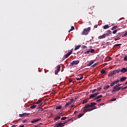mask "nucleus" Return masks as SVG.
Returning <instances> with one entry per match:
<instances>
[{
	"mask_svg": "<svg viewBox=\"0 0 127 127\" xmlns=\"http://www.w3.org/2000/svg\"><path fill=\"white\" fill-rule=\"evenodd\" d=\"M66 119H67V117H64L62 118V119H61V120H62V121H64V120H66Z\"/></svg>",
	"mask_w": 127,
	"mask_h": 127,
	"instance_id": "37",
	"label": "nucleus"
},
{
	"mask_svg": "<svg viewBox=\"0 0 127 127\" xmlns=\"http://www.w3.org/2000/svg\"><path fill=\"white\" fill-rule=\"evenodd\" d=\"M102 97H103V96L102 95L97 96L96 97H95V98H94V100H98L99 99H100Z\"/></svg>",
	"mask_w": 127,
	"mask_h": 127,
	"instance_id": "21",
	"label": "nucleus"
},
{
	"mask_svg": "<svg viewBox=\"0 0 127 127\" xmlns=\"http://www.w3.org/2000/svg\"><path fill=\"white\" fill-rule=\"evenodd\" d=\"M93 64H94L93 62H90V63L88 64V66H91V65H92Z\"/></svg>",
	"mask_w": 127,
	"mask_h": 127,
	"instance_id": "36",
	"label": "nucleus"
},
{
	"mask_svg": "<svg viewBox=\"0 0 127 127\" xmlns=\"http://www.w3.org/2000/svg\"><path fill=\"white\" fill-rule=\"evenodd\" d=\"M40 120H41V119H36V120H33L32 121H31V123L33 124V123H36L37 122H39V121H40Z\"/></svg>",
	"mask_w": 127,
	"mask_h": 127,
	"instance_id": "20",
	"label": "nucleus"
},
{
	"mask_svg": "<svg viewBox=\"0 0 127 127\" xmlns=\"http://www.w3.org/2000/svg\"><path fill=\"white\" fill-rule=\"evenodd\" d=\"M127 79V77L124 76V77H121V78L119 79V80H119V81H121V82H124V81L126 80V79Z\"/></svg>",
	"mask_w": 127,
	"mask_h": 127,
	"instance_id": "11",
	"label": "nucleus"
},
{
	"mask_svg": "<svg viewBox=\"0 0 127 127\" xmlns=\"http://www.w3.org/2000/svg\"><path fill=\"white\" fill-rule=\"evenodd\" d=\"M121 86H122V84H118L117 85H115L114 87H115V88H116V87H120Z\"/></svg>",
	"mask_w": 127,
	"mask_h": 127,
	"instance_id": "38",
	"label": "nucleus"
},
{
	"mask_svg": "<svg viewBox=\"0 0 127 127\" xmlns=\"http://www.w3.org/2000/svg\"><path fill=\"white\" fill-rule=\"evenodd\" d=\"M124 61H127V56H126L124 58Z\"/></svg>",
	"mask_w": 127,
	"mask_h": 127,
	"instance_id": "44",
	"label": "nucleus"
},
{
	"mask_svg": "<svg viewBox=\"0 0 127 127\" xmlns=\"http://www.w3.org/2000/svg\"><path fill=\"white\" fill-rule=\"evenodd\" d=\"M109 36L108 35H101L99 36V39H104L105 38V37Z\"/></svg>",
	"mask_w": 127,
	"mask_h": 127,
	"instance_id": "18",
	"label": "nucleus"
},
{
	"mask_svg": "<svg viewBox=\"0 0 127 127\" xmlns=\"http://www.w3.org/2000/svg\"><path fill=\"white\" fill-rule=\"evenodd\" d=\"M72 54V50H70V52H68V53L66 54V55H64V58H68L69 57V56L70 55H71Z\"/></svg>",
	"mask_w": 127,
	"mask_h": 127,
	"instance_id": "9",
	"label": "nucleus"
},
{
	"mask_svg": "<svg viewBox=\"0 0 127 127\" xmlns=\"http://www.w3.org/2000/svg\"><path fill=\"white\" fill-rule=\"evenodd\" d=\"M78 113V112L77 111H74V114L75 115V114H77Z\"/></svg>",
	"mask_w": 127,
	"mask_h": 127,
	"instance_id": "52",
	"label": "nucleus"
},
{
	"mask_svg": "<svg viewBox=\"0 0 127 127\" xmlns=\"http://www.w3.org/2000/svg\"><path fill=\"white\" fill-rule=\"evenodd\" d=\"M41 102H42V100H39L38 101V103H41Z\"/></svg>",
	"mask_w": 127,
	"mask_h": 127,
	"instance_id": "54",
	"label": "nucleus"
},
{
	"mask_svg": "<svg viewBox=\"0 0 127 127\" xmlns=\"http://www.w3.org/2000/svg\"><path fill=\"white\" fill-rule=\"evenodd\" d=\"M116 101V98H113V99H112V101Z\"/></svg>",
	"mask_w": 127,
	"mask_h": 127,
	"instance_id": "50",
	"label": "nucleus"
},
{
	"mask_svg": "<svg viewBox=\"0 0 127 127\" xmlns=\"http://www.w3.org/2000/svg\"><path fill=\"white\" fill-rule=\"evenodd\" d=\"M104 105V103H101V104H100V106H103Z\"/></svg>",
	"mask_w": 127,
	"mask_h": 127,
	"instance_id": "58",
	"label": "nucleus"
},
{
	"mask_svg": "<svg viewBox=\"0 0 127 127\" xmlns=\"http://www.w3.org/2000/svg\"><path fill=\"white\" fill-rule=\"evenodd\" d=\"M74 30V27L73 26H71V29H69V31H68V32H70L72 31V30Z\"/></svg>",
	"mask_w": 127,
	"mask_h": 127,
	"instance_id": "27",
	"label": "nucleus"
},
{
	"mask_svg": "<svg viewBox=\"0 0 127 127\" xmlns=\"http://www.w3.org/2000/svg\"><path fill=\"white\" fill-rule=\"evenodd\" d=\"M61 119V117L59 116H57L55 117V118H54V120H59Z\"/></svg>",
	"mask_w": 127,
	"mask_h": 127,
	"instance_id": "28",
	"label": "nucleus"
},
{
	"mask_svg": "<svg viewBox=\"0 0 127 127\" xmlns=\"http://www.w3.org/2000/svg\"><path fill=\"white\" fill-rule=\"evenodd\" d=\"M77 99H78V98L77 97H75V98H74V99H73V100H77Z\"/></svg>",
	"mask_w": 127,
	"mask_h": 127,
	"instance_id": "57",
	"label": "nucleus"
},
{
	"mask_svg": "<svg viewBox=\"0 0 127 127\" xmlns=\"http://www.w3.org/2000/svg\"><path fill=\"white\" fill-rule=\"evenodd\" d=\"M119 72H122L121 69H117L115 70H113V74H115L116 73H119Z\"/></svg>",
	"mask_w": 127,
	"mask_h": 127,
	"instance_id": "14",
	"label": "nucleus"
},
{
	"mask_svg": "<svg viewBox=\"0 0 127 127\" xmlns=\"http://www.w3.org/2000/svg\"><path fill=\"white\" fill-rule=\"evenodd\" d=\"M71 82H72V79H69V83H71Z\"/></svg>",
	"mask_w": 127,
	"mask_h": 127,
	"instance_id": "53",
	"label": "nucleus"
},
{
	"mask_svg": "<svg viewBox=\"0 0 127 127\" xmlns=\"http://www.w3.org/2000/svg\"><path fill=\"white\" fill-rule=\"evenodd\" d=\"M106 73V71L105 70V69H103L101 70V74H105Z\"/></svg>",
	"mask_w": 127,
	"mask_h": 127,
	"instance_id": "22",
	"label": "nucleus"
},
{
	"mask_svg": "<svg viewBox=\"0 0 127 127\" xmlns=\"http://www.w3.org/2000/svg\"><path fill=\"white\" fill-rule=\"evenodd\" d=\"M86 95H88V94H86Z\"/></svg>",
	"mask_w": 127,
	"mask_h": 127,
	"instance_id": "61",
	"label": "nucleus"
},
{
	"mask_svg": "<svg viewBox=\"0 0 127 127\" xmlns=\"http://www.w3.org/2000/svg\"><path fill=\"white\" fill-rule=\"evenodd\" d=\"M36 108V105H32L30 107V109H35Z\"/></svg>",
	"mask_w": 127,
	"mask_h": 127,
	"instance_id": "33",
	"label": "nucleus"
},
{
	"mask_svg": "<svg viewBox=\"0 0 127 127\" xmlns=\"http://www.w3.org/2000/svg\"><path fill=\"white\" fill-rule=\"evenodd\" d=\"M112 76V72H110V73L108 74V77H111Z\"/></svg>",
	"mask_w": 127,
	"mask_h": 127,
	"instance_id": "45",
	"label": "nucleus"
},
{
	"mask_svg": "<svg viewBox=\"0 0 127 127\" xmlns=\"http://www.w3.org/2000/svg\"><path fill=\"white\" fill-rule=\"evenodd\" d=\"M110 26H108V25H105L104 26H103V29H107L108 28H110Z\"/></svg>",
	"mask_w": 127,
	"mask_h": 127,
	"instance_id": "19",
	"label": "nucleus"
},
{
	"mask_svg": "<svg viewBox=\"0 0 127 127\" xmlns=\"http://www.w3.org/2000/svg\"><path fill=\"white\" fill-rule=\"evenodd\" d=\"M91 28L90 27H88L87 28L83 29V31L81 33V35H87L89 34Z\"/></svg>",
	"mask_w": 127,
	"mask_h": 127,
	"instance_id": "3",
	"label": "nucleus"
},
{
	"mask_svg": "<svg viewBox=\"0 0 127 127\" xmlns=\"http://www.w3.org/2000/svg\"><path fill=\"white\" fill-rule=\"evenodd\" d=\"M101 101H102V99H99V100H96V102H99Z\"/></svg>",
	"mask_w": 127,
	"mask_h": 127,
	"instance_id": "51",
	"label": "nucleus"
},
{
	"mask_svg": "<svg viewBox=\"0 0 127 127\" xmlns=\"http://www.w3.org/2000/svg\"><path fill=\"white\" fill-rule=\"evenodd\" d=\"M112 86V84H111V85H106L103 87V89L104 90H107L108 88H110V87Z\"/></svg>",
	"mask_w": 127,
	"mask_h": 127,
	"instance_id": "16",
	"label": "nucleus"
},
{
	"mask_svg": "<svg viewBox=\"0 0 127 127\" xmlns=\"http://www.w3.org/2000/svg\"><path fill=\"white\" fill-rule=\"evenodd\" d=\"M80 45H78L77 46H75V47L74 48V51H77L78 50V49H79V48H80Z\"/></svg>",
	"mask_w": 127,
	"mask_h": 127,
	"instance_id": "26",
	"label": "nucleus"
},
{
	"mask_svg": "<svg viewBox=\"0 0 127 127\" xmlns=\"http://www.w3.org/2000/svg\"><path fill=\"white\" fill-rule=\"evenodd\" d=\"M61 71V65H57V70L55 71V75H57L58 72Z\"/></svg>",
	"mask_w": 127,
	"mask_h": 127,
	"instance_id": "10",
	"label": "nucleus"
},
{
	"mask_svg": "<svg viewBox=\"0 0 127 127\" xmlns=\"http://www.w3.org/2000/svg\"><path fill=\"white\" fill-rule=\"evenodd\" d=\"M118 27L117 26H114L113 27H112V31L113 30H117L116 29H117Z\"/></svg>",
	"mask_w": 127,
	"mask_h": 127,
	"instance_id": "24",
	"label": "nucleus"
},
{
	"mask_svg": "<svg viewBox=\"0 0 127 127\" xmlns=\"http://www.w3.org/2000/svg\"><path fill=\"white\" fill-rule=\"evenodd\" d=\"M85 109L83 110V113H87V112H90L92 111H93L95 108H92V109H89V108H83Z\"/></svg>",
	"mask_w": 127,
	"mask_h": 127,
	"instance_id": "7",
	"label": "nucleus"
},
{
	"mask_svg": "<svg viewBox=\"0 0 127 127\" xmlns=\"http://www.w3.org/2000/svg\"><path fill=\"white\" fill-rule=\"evenodd\" d=\"M75 101V100H74L73 99H72L70 100V101H68V102L66 103V105H64V108H67L68 106L72 104V103H73V101Z\"/></svg>",
	"mask_w": 127,
	"mask_h": 127,
	"instance_id": "4",
	"label": "nucleus"
},
{
	"mask_svg": "<svg viewBox=\"0 0 127 127\" xmlns=\"http://www.w3.org/2000/svg\"><path fill=\"white\" fill-rule=\"evenodd\" d=\"M113 90L112 91V93H115L116 92H117V91H119L120 90H124L126 89H127V86H121V87H116V88H115V86H114L113 87Z\"/></svg>",
	"mask_w": 127,
	"mask_h": 127,
	"instance_id": "1",
	"label": "nucleus"
},
{
	"mask_svg": "<svg viewBox=\"0 0 127 127\" xmlns=\"http://www.w3.org/2000/svg\"><path fill=\"white\" fill-rule=\"evenodd\" d=\"M28 120L27 119H24V120L22 121V123L24 124L25 123L27 122Z\"/></svg>",
	"mask_w": 127,
	"mask_h": 127,
	"instance_id": "42",
	"label": "nucleus"
},
{
	"mask_svg": "<svg viewBox=\"0 0 127 127\" xmlns=\"http://www.w3.org/2000/svg\"><path fill=\"white\" fill-rule=\"evenodd\" d=\"M30 115L29 113H23L22 114H19V117L22 118V117H25L27 116H29Z\"/></svg>",
	"mask_w": 127,
	"mask_h": 127,
	"instance_id": "8",
	"label": "nucleus"
},
{
	"mask_svg": "<svg viewBox=\"0 0 127 127\" xmlns=\"http://www.w3.org/2000/svg\"><path fill=\"white\" fill-rule=\"evenodd\" d=\"M84 114H80L78 115V118H80L83 116Z\"/></svg>",
	"mask_w": 127,
	"mask_h": 127,
	"instance_id": "34",
	"label": "nucleus"
},
{
	"mask_svg": "<svg viewBox=\"0 0 127 127\" xmlns=\"http://www.w3.org/2000/svg\"><path fill=\"white\" fill-rule=\"evenodd\" d=\"M112 31L111 30H108L106 33L103 34V36H110L111 34Z\"/></svg>",
	"mask_w": 127,
	"mask_h": 127,
	"instance_id": "13",
	"label": "nucleus"
},
{
	"mask_svg": "<svg viewBox=\"0 0 127 127\" xmlns=\"http://www.w3.org/2000/svg\"><path fill=\"white\" fill-rule=\"evenodd\" d=\"M120 46H122V44H117L114 45V47H119Z\"/></svg>",
	"mask_w": 127,
	"mask_h": 127,
	"instance_id": "30",
	"label": "nucleus"
},
{
	"mask_svg": "<svg viewBox=\"0 0 127 127\" xmlns=\"http://www.w3.org/2000/svg\"><path fill=\"white\" fill-rule=\"evenodd\" d=\"M66 123H67V122H64V123H58L55 125V127H63L64 125V124H66Z\"/></svg>",
	"mask_w": 127,
	"mask_h": 127,
	"instance_id": "5",
	"label": "nucleus"
},
{
	"mask_svg": "<svg viewBox=\"0 0 127 127\" xmlns=\"http://www.w3.org/2000/svg\"><path fill=\"white\" fill-rule=\"evenodd\" d=\"M97 28V25H94V28Z\"/></svg>",
	"mask_w": 127,
	"mask_h": 127,
	"instance_id": "55",
	"label": "nucleus"
},
{
	"mask_svg": "<svg viewBox=\"0 0 127 127\" xmlns=\"http://www.w3.org/2000/svg\"><path fill=\"white\" fill-rule=\"evenodd\" d=\"M82 48H83V49H86L87 47L86 46H82Z\"/></svg>",
	"mask_w": 127,
	"mask_h": 127,
	"instance_id": "49",
	"label": "nucleus"
},
{
	"mask_svg": "<svg viewBox=\"0 0 127 127\" xmlns=\"http://www.w3.org/2000/svg\"><path fill=\"white\" fill-rule=\"evenodd\" d=\"M97 91V90H94V89H93V90H92V92H91V93H95V92H96Z\"/></svg>",
	"mask_w": 127,
	"mask_h": 127,
	"instance_id": "48",
	"label": "nucleus"
},
{
	"mask_svg": "<svg viewBox=\"0 0 127 127\" xmlns=\"http://www.w3.org/2000/svg\"><path fill=\"white\" fill-rule=\"evenodd\" d=\"M90 53V51H87L86 52H84V54H89V53Z\"/></svg>",
	"mask_w": 127,
	"mask_h": 127,
	"instance_id": "39",
	"label": "nucleus"
},
{
	"mask_svg": "<svg viewBox=\"0 0 127 127\" xmlns=\"http://www.w3.org/2000/svg\"><path fill=\"white\" fill-rule=\"evenodd\" d=\"M112 31L111 30H108L106 33L103 34V36H110L111 34Z\"/></svg>",
	"mask_w": 127,
	"mask_h": 127,
	"instance_id": "12",
	"label": "nucleus"
},
{
	"mask_svg": "<svg viewBox=\"0 0 127 127\" xmlns=\"http://www.w3.org/2000/svg\"><path fill=\"white\" fill-rule=\"evenodd\" d=\"M74 106V105H71V106H70V108H73Z\"/></svg>",
	"mask_w": 127,
	"mask_h": 127,
	"instance_id": "56",
	"label": "nucleus"
},
{
	"mask_svg": "<svg viewBox=\"0 0 127 127\" xmlns=\"http://www.w3.org/2000/svg\"><path fill=\"white\" fill-rule=\"evenodd\" d=\"M125 84L127 85V81H126V82H125Z\"/></svg>",
	"mask_w": 127,
	"mask_h": 127,
	"instance_id": "60",
	"label": "nucleus"
},
{
	"mask_svg": "<svg viewBox=\"0 0 127 127\" xmlns=\"http://www.w3.org/2000/svg\"><path fill=\"white\" fill-rule=\"evenodd\" d=\"M101 89H102V86H100V87L97 88V89H94V90H97V91H101Z\"/></svg>",
	"mask_w": 127,
	"mask_h": 127,
	"instance_id": "31",
	"label": "nucleus"
},
{
	"mask_svg": "<svg viewBox=\"0 0 127 127\" xmlns=\"http://www.w3.org/2000/svg\"><path fill=\"white\" fill-rule=\"evenodd\" d=\"M62 109V106H58L56 107V110H61Z\"/></svg>",
	"mask_w": 127,
	"mask_h": 127,
	"instance_id": "29",
	"label": "nucleus"
},
{
	"mask_svg": "<svg viewBox=\"0 0 127 127\" xmlns=\"http://www.w3.org/2000/svg\"><path fill=\"white\" fill-rule=\"evenodd\" d=\"M99 94H100V93L97 92V93H94V94H92V95H99Z\"/></svg>",
	"mask_w": 127,
	"mask_h": 127,
	"instance_id": "46",
	"label": "nucleus"
},
{
	"mask_svg": "<svg viewBox=\"0 0 127 127\" xmlns=\"http://www.w3.org/2000/svg\"><path fill=\"white\" fill-rule=\"evenodd\" d=\"M112 31H113V32H112V33H113V34H115L117 32V30H114Z\"/></svg>",
	"mask_w": 127,
	"mask_h": 127,
	"instance_id": "32",
	"label": "nucleus"
},
{
	"mask_svg": "<svg viewBox=\"0 0 127 127\" xmlns=\"http://www.w3.org/2000/svg\"><path fill=\"white\" fill-rule=\"evenodd\" d=\"M96 96H97V95L91 94V95H90L89 97H90V98H93L96 97Z\"/></svg>",
	"mask_w": 127,
	"mask_h": 127,
	"instance_id": "25",
	"label": "nucleus"
},
{
	"mask_svg": "<svg viewBox=\"0 0 127 127\" xmlns=\"http://www.w3.org/2000/svg\"><path fill=\"white\" fill-rule=\"evenodd\" d=\"M91 53H94V49H91L90 51H89Z\"/></svg>",
	"mask_w": 127,
	"mask_h": 127,
	"instance_id": "41",
	"label": "nucleus"
},
{
	"mask_svg": "<svg viewBox=\"0 0 127 127\" xmlns=\"http://www.w3.org/2000/svg\"><path fill=\"white\" fill-rule=\"evenodd\" d=\"M119 82V80H117L115 81H114L112 83V86L115 85H116L117 84V83Z\"/></svg>",
	"mask_w": 127,
	"mask_h": 127,
	"instance_id": "17",
	"label": "nucleus"
},
{
	"mask_svg": "<svg viewBox=\"0 0 127 127\" xmlns=\"http://www.w3.org/2000/svg\"><path fill=\"white\" fill-rule=\"evenodd\" d=\"M96 65H97V64H96V63L94 64H93V65H91V67H95V66H96Z\"/></svg>",
	"mask_w": 127,
	"mask_h": 127,
	"instance_id": "40",
	"label": "nucleus"
},
{
	"mask_svg": "<svg viewBox=\"0 0 127 127\" xmlns=\"http://www.w3.org/2000/svg\"><path fill=\"white\" fill-rule=\"evenodd\" d=\"M83 78V76H81L80 77L75 78V80H77V81H79V80H82Z\"/></svg>",
	"mask_w": 127,
	"mask_h": 127,
	"instance_id": "23",
	"label": "nucleus"
},
{
	"mask_svg": "<svg viewBox=\"0 0 127 127\" xmlns=\"http://www.w3.org/2000/svg\"><path fill=\"white\" fill-rule=\"evenodd\" d=\"M87 102H88V100H84L82 101V104H84L86 103Z\"/></svg>",
	"mask_w": 127,
	"mask_h": 127,
	"instance_id": "35",
	"label": "nucleus"
},
{
	"mask_svg": "<svg viewBox=\"0 0 127 127\" xmlns=\"http://www.w3.org/2000/svg\"><path fill=\"white\" fill-rule=\"evenodd\" d=\"M127 36V31L126 32V33H125V34H124L123 35V37H124L125 36Z\"/></svg>",
	"mask_w": 127,
	"mask_h": 127,
	"instance_id": "43",
	"label": "nucleus"
},
{
	"mask_svg": "<svg viewBox=\"0 0 127 127\" xmlns=\"http://www.w3.org/2000/svg\"><path fill=\"white\" fill-rule=\"evenodd\" d=\"M18 126V125H17V124H15V125H12V126H11V127H16Z\"/></svg>",
	"mask_w": 127,
	"mask_h": 127,
	"instance_id": "47",
	"label": "nucleus"
},
{
	"mask_svg": "<svg viewBox=\"0 0 127 127\" xmlns=\"http://www.w3.org/2000/svg\"><path fill=\"white\" fill-rule=\"evenodd\" d=\"M19 127H24V126L22 125L21 126H20Z\"/></svg>",
	"mask_w": 127,
	"mask_h": 127,
	"instance_id": "59",
	"label": "nucleus"
},
{
	"mask_svg": "<svg viewBox=\"0 0 127 127\" xmlns=\"http://www.w3.org/2000/svg\"><path fill=\"white\" fill-rule=\"evenodd\" d=\"M121 71H122V73L127 72V67H123L122 68V69H121Z\"/></svg>",
	"mask_w": 127,
	"mask_h": 127,
	"instance_id": "15",
	"label": "nucleus"
},
{
	"mask_svg": "<svg viewBox=\"0 0 127 127\" xmlns=\"http://www.w3.org/2000/svg\"><path fill=\"white\" fill-rule=\"evenodd\" d=\"M79 64V61H73L71 63H70V65L69 66H73V65H77Z\"/></svg>",
	"mask_w": 127,
	"mask_h": 127,
	"instance_id": "6",
	"label": "nucleus"
},
{
	"mask_svg": "<svg viewBox=\"0 0 127 127\" xmlns=\"http://www.w3.org/2000/svg\"><path fill=\"white\" fill-rule=\"evenodd\" d=\"M35 127H37V126H35Z\"/></svg>",
	"mask_w": 127,
	"mask_h": 127,
	"instance_id": "62",
	"label": "nucleus"
},
{
	"mask_svg": "<svg viewBox=\"0 0 127 127\" xmlns=\"http://www.w3.org/2000/svg\"><path fill=\"white\" fill-rule=\"evenodd\" d=\"M96 105V103H91L90 104H85V106L83 107V109H89L90 108H92L94 107Z\"/></svg>",
	"mask_w": 127,
	"mask_h": 127,
	"instance_id": "2",
	"label": "nucleus"
}]
</instances>
